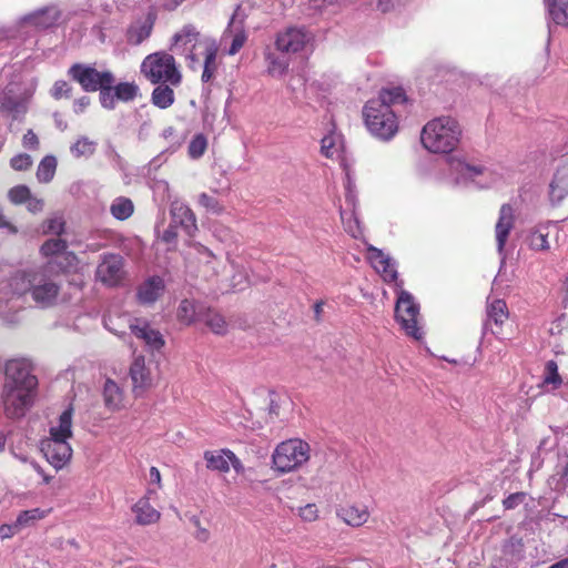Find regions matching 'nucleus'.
Returning a JSON list of instances; mask_svg holds the SVG:
<instances>
[{"label": "nucleus", "mask_w": 568, "mask_h": 568, "mask_svg": "<svg viewBox=\"0 0 568 568\" xmlns=\"http://www.w3.org/2000/svg\"><path fill=\"white\" fill-rule=\"evenodd\" d=\"M4 374V413L10 418L22 417L33 404L38 379L30 362L24 358L8 361Z\"/></svg>", "instance_id": "1"}, {"label": "nucleus", "mask_w": 568, "mask_h": 568, "mask_svg": "<svg viewBox=\"0 0 568 568\" xmlns=\"http://www.w3.org/2000/svg\"><path fill=\"white\" fill-rule=\"evenodd\" d=\"M406 101L402 88L383 89L378 97L366 102L364 122L369 133L381 141L392 140L398 132V119L394 106Z\"/></svg>", "instance_id": "2"}, {"label": "nucleus", "mask_w": 568, "mask_h": 568, "mask_svg": "<svg viewBox=\"0 0 568 568\" xmlns=\"http://www.w3.org/2000/svg\"><path fill=\"white\" fill-rule=\"evenodd\" d=\"M9 285L13 294L29 292L32 301L41 308L54 306L60 300L61 280L50 267L17 275Z\"/></svg>", "instance_id": "3"}, {"label": "nucleus", "mask_w": 568, "mask_h": 568, "mask_svg": "<svg viewBox=\"0 0 568 568\" xmlns=\"http://www.w3.org/2000/svg\"><path fill=\"white\" fill-rule=\"evenodd\" d=\"M462 129L452 116H438L428 121L420 134L425 149L433 153H449L459 143Z\"/></svg>", "instance_id": "4"}, {"label": "nucleus", "mask_w": 568, "mask_h": 568, "mask_svg": "<svg viewBox=\"0 0 568 568\" xmlns=\"http://www.w3.org/2000/svg\"><path fill=\"white\" fill-rule=\"evenodd\" d=\"M450 181L455 185L475 186L478 189L490 187L501 178V173L488 166L471 165L456 158L448 160Z\"/></svg>", "instance_id": "5"}, {"label": "nucleus", "mask_w": 568, "mask_h": 568, "mask_svg": "<svg viewBox=\"0 0 568 568\" xmlns=\"http://www.w3.org/2000/svg\"><path fill=\"white\" fill-rule=\"evenodd\" d=\"M141 73L153 84L168 83L178 87L182 81V74L173 54L165 51L146 55L141 63Z\"/></svg>", "instance_id": "6"}, {"label": "nucleus", "mask_w": 568, "mask_h": 568, "mask_svg": "<svg viewBox=\"0 0 568 568\" xmlns=\"http://www.w3.org/2000/svg\"><path fill=\"white\" fill-rule=\"evenodd\" d=\"M311 457L310 445L298 438L280 443L272 454V469L278 474L295 471Z\"/></svg>", "instance_id": "7"}, {"label": "nucleus", "mask_w": 568, "mask_h": 568, "mask_svg": "<svg viewBox=\"0 0 568 568\" xmlns=\"http://www.w3.org/2000/svg\"><path fill=\"white\" fill-rule=\"evenodd\" d=\"M396 290L395 320L408 337L420 341L424 331L420 324L419 305L415 302L413 295L403 290L402 286Z\"/></svg>", "instance_id": "8"}, {"label": "nucleus", "mask_w": 568, "mask_h": 568, "mask_svg": "<svg viewBox=\"0 0 568 568\" xmlns=\"http://www.w3.org/2000/svg\"><path fill=\"white\" fill-rule=\"evenodd\" d=\"M212 38L202 37L201 33L191 24L175 33L172 38L171 51L174 54L185 57L187 67L197 70L201 67L200 52L204 48L203 42Z\"/></svg>", "instance_id": "9"}, {"label": "nucleus", "mask_w": 568, "mask_h": 568, "mask_svg": "<svg viewBox=\"0 0 568 568\" xmlns=\"http://www.w3.org/2000/svg\"><path fill=\"white\" fill-rule=\"evenodd\" d=\"M344 203L339 206V215L345 231L354 239L362 236L363 231L357 216V192L355 181L349 171L345 173L344 181Z\"/></svg>", "instance_id": "10"}, {"label": "nucleus", "mask_w": 568, "mask_h": 568, "mask_svg": "<svg viewBox=\"0 0 568 568\" xmlns=\"http://www.w3.org/2000/svg\"><path fill=\"white\" fill-rule=\"evenodd\" d=\"M313 42V34L304 27H287L280 30L274 38V47L280 53L292 57L302 53Z\"/></svg>", "instance_id": "11"}, {"label": "nucleus", "mask_w": 568, "mask_h": 568, "mask_svg": "<svg viewBox=\"0 0 568 568\" xmlns=\"http://www.w3.org/2000/svg\"><path fill=\"white\" fill-rule=\"evenodd\" d=\"M68 74L78 82L85 92H95L103 85H112L115 81L110 71H98L95 68L82 63L73 64Z\"/></svg>", "instance_id": "12"}, {"label": "nucleus", "mask_w": 568, "mask_h": 568, "mask_svg": "<svg viewBox=\"0 0 568 568\" xmlns=\"http://www.w3.org/2000/svg\"><path fill=\"white\" fill-rule=\"evenodd\" d=\"M124 260L118 253L104 254L97 267V278L109 287L120 286L125 280Z\"/></svg>", "instance_id": "13"}, {"label": "nucleus", "mask_w": 568, "mask_h": 568, "mask_svg": "<svg viewBox=\"0 0 568 568\" xmlns=\"http://www.w3.org/2000/svg\"><path fill=\"white\" fill-rule=\"evenodd\" d=\"M247 40V34L244 26V14L241 7H237L232 14L226 29L221 36V44L231 41L230 48L226 50L229 55L236 54Z\"/></svg>", "instance_id": "14"}, {"label": "nucleus", "mask_w": 568, "mask_h": 568, "mask_svg": "<svg viewBox=\"0 0 568 568\" xmlns=\"http://www.w3.org/2000/svg\"><path fill=\"white\" fill-rule=\"evenodd\" d=\"M40 448L48 463L57 470L62 469L72 457L69 440L47 437L41 440Z\"/></svg>", "instance_id": "15"}, {"label": "nucleus", "mask_w": 568, "mask_h": 568, "mask_svg": "<svg viewBox=\"0 0 568 568\" xmlns=\"http://www.w3.org/2000/svg\"><path fill=\"white\" fill-rule=\"evenodd\" d=\"M366 258L384 282L394 283L396 288L403 285L398 281L397 263L387 251H367Z\"/></svg>", "instance_id": "16"}, {"label": "nucleus", "mask_w": 568, "mask_h": 568, "mask_svg": "<svg viewBox=\"0 0 568 568\" xmlns=\"http://www.w3.org/2000/svg\"><path fill=\"white\" fill-rule=\"evenodd\" d=\"M164 280L160 276H150L136 287L135 297L139 304L144 306L153 305L165 293Z\"/></svg>", "instance_id": "17"}, {"label": "nucleus", "mask_w": 568, "mask_h": 568, "mask_svg": "<svg viewBox=\"0 0 568 568\" xmlns=\"http://www.w3.org/2000/svg\"><path fill=\"white\" fill-rule=\"evenodd\" d=\"M60 16L61 13L55 6H48L23 16L20 19V24L36 30H43L53 27L60 19Z\"/></svg>", "instance_id": "18"}, {"label": "nucleus", "mask_w": 568, "mask_h": 568, "mask_svg": "<svg viewBox=\"0 0 568 568\" xmlns=\"http://www.w3.org/2000/svg\"><path fill=\"white\" fill-rule=\"evenodd\" d=\"M154 496H156V489L149 487L145 495L132 506L134 520L138 525L148 526L160 520V511L150 504V499Z\"/></svg>", "instance_id": "19"}, {"label": "nucleus", "mask_w": 568, "mask_h": 568, "mask_svg": "<svg viewBox=\"0 0 568 568\" xmlns=\"http://www.w3.org/2000/svg\"><path fill=\"white\" fill-rule=\"evenodd\" d=\"M172 223L175 224L187 237H193L197 231L196 217L193 211L182 202H173L171 205Z\"/></svg>", "instance_id": "20"}, {"label": "nucleus", "mask_w": 568, "mask_h": 568, "mask_svg": "<svg viewBox=\"0 0 568 568\" xmlns=\"http://www.w3.org/2000/svg\"><path fill=\"white\" fill-rule=\"evenodd\" d=\"M130 376L133 385V392L136 395L142 394L154 385V378L151 369L146 366L143 356L134 357L131 367Z\"/></svg>", "instance_id": "21"}, {"label": "nucleus", "mask_w": 568, "mask_h": 568, "mask_svg": "<svg viewBox=\"0 0 568 568\" xmlns=\"http://www.w3.org/2000/svg\"><path fill=\"white\" fill-rule=\"evenodd\" d=\"M564 236L555 223L541 225L535 230L530 236V248H551L560 246V237Z\"/></svg>", "instance_id": "22"}, {"label": "nucleus", "mask_w": 568, "mask_h": 568, "mask_svg": "<svg viewBox=\"0 0 568 568\" xmlns=\"http://www.w3.org/2000/svg\"><path fill=\"white\" fill-rule=\"evenodd\" d=\"M156 16L153 12H148L145 16L133 21L125 33L128 43L139 45L150 38Z\"/></svg>", "instance_id": "23"}, {"label": "nucleus", "mask_w": 568, "mask_h": 568, "mask_svg": "<svg viewBox=\"0 0 568 568\" xmlns=\"http://www.w3.org/2000/svg\"><path fill=\"white\" fill-rule=\"evenodd\" d=\"M129 327L132 334L142 339L149 348L158 351L164 345L162 334L145 321L134 320L130 322Z\"/></svg>", "instance_id": "24"}, {"label": "nucleus", "mask_w": 568, "mask_h": 568, "mask_svg": "<svg viewBox=\"0 0 568 568\" xmlns=\"http://www.w3.org/2000/svg\"><path fill=\"white\" fill-rule=\"evenodd\" d=\"M266 73L272 78L284 77L291 64V57L280 53L275 48L266 47L263 52Z\"/></svg>", "instance_id": "25"}, {"label": "nucleus", "mask_w": 568, "mask_h": 568, "mask_svg": "<svg viewBox=\"0 0 568 568\" xmlns=\"http://www.w3.org/2000/svg\"><path fill=\"white\" fill-rule=\"evenodd\" d=\"M65 221L62 215L54 214L47 219L42 225L43 234L57 235V239L48 240L41 246V248H68L65 240L61 239L60 235L64 232Z\"/></svg>", "instance_id": "26"}, {"label": "nucleus", "mask_w": 568, "mask_h": 568, "mask_svg": "<svg viewBox=\"0 0 568 568\" xmlns=\"http://www.w3.org/2000/svg\"><path fill=\"white\" fill-rule=\"evenodd\" d=\"M515 210L510 204H503L499 210V216L495 226L497 248H504L508 235L514 227Z\"/></svg>", "instance_id": "27"}, {"label": "nucleus", "mask_w": 568, "mask_h": 568, "mask_svg": "<svg viewBox=\"0 0 568 568\" xmlns=\"http://www.w3.org/2000/svg\"><path fill=\"white\" fill-rule=\"evenodd\" d=\"M336 514L345 524L352 527H361L369 518V511L365 505L346 504L341 506Z\"/></svg>", "instance_id": "28"}, {"label": "nucleus", "mask_w": 568, "mask_h": 568, "mask_svg": "<svg viewBox=\"0 0 568 568\" xmlns=\"http://www.w3.org/2000/svg\"><path fill=\"white\" fill-rule=\"evenodd\" d=\"M102 396L106 409L116 412L124 407V390L113 379H105L102 388Z\"/></svg>", "instance_id": "29"}, {"label": "nucleus", "mask_w": 568, "mask_h": 568, "mask_svg": "<svg viewBox=\"0 0 568 568\" xmlns=\"http://www.w3.org/2000/svg\"><path fill=\"white\" fill-rule=\"evenodd\" d=\"M203 44H204V48L200 52V54H202L204 57L203 71H202L201 79L203 82H209L213 79L215 71L217 69L216 57H217L219 48H217L216 41L214 39H211L210 41H205V42H203Z\"/></svg>", "instance_id": "30"}, {"label": "nucleus", "mask_w": 568, "mask_h": 568, "mask_svg": "<svg viewBox=\"0 0 568 568\" xmlns=\"http://www.w3.org/2000/svg\"><path fill=\"white\" fill-rule=\"evenodd\" d=\"M568 196V168H560L549 184V197L552 204H559Z\"/></svg>", "instance_id": "31"}, {"label": "nucleus", "mask_w": 568, "mask_h": 568, "mask_svg": "<svg viewBox=\"0 0 568 568\" xmlns=\"http://www.w3.org/2000/svg\"><path fill=\"white\" fill-rule=\"evenodd\" d=\"M0 110L17 119L26 113L27 104L23 99L13 94L11 90H6L0 95Z\"/></svg>", "instance_id": "32"}, {"label": "nucleus", "mask_w": 568, "mask_h": 568, "mask_svg": "<svg viewBox=\"0 0 568 568\" xmlns=\"http://www.w3.org/2000/svg\"><path fill=\"white\" fill-rule=\"evenodd\" d=\"M544 3L550 21L568 28V0H544Z\"/></svg>", "instance_id": "33"}, {"label": "nucleus", "mask_w": 568, "mask_h": 568, "mask_svg": "<svg viewBox=\"0 0 568 568\" xmlns=\"http://www.w3.org/2000/svg\"><path fill=\"white\" fill-rule=\"evenodd\" d=\"M50 438L69 440L72 437V408H68L59 416L57 425L49 432Z\"/></svg>", "instance_id": "34"}, {"label": "nucleus", "mask_w": 568, "mask_h": 568, "mask_svg": "<svg viewBox=\"0 0 568 568\" xmlns=\"http://www.w3.org/2000/svg\"><path fill=\"white\" fill-rule=\"evenodd\" d=\"M229 449L207 450L204 453L206 467L221 473L229 471Z\"/></svg>", "instance_id": "35"}, {"label": "nucleus", "mask_w": 568, "mask_h": 568, "mask_svg": "<svg viewBox=\"0 0 568 568\" xmlns=\"http://www.w3.org/2000/svg\"><path fill=\"white\" fill-rule=\"evenodd\" d=\"M154 88L151 101L159 109H168L174 103L175 97L174 91L168 83H158Z\"/></svg>", "instance_id": "36"}, {"label": "nucleus", "mask_w": 568, "mask_h": 568, "mask_svg": "<svg viewBox=\"0 0 568 568\" xmlns=\"http://www.w3.org/2000/svg\"><path fill=\"white\" fill-rule=\"evenodd\" d=\"M110 212L114 219L124 221L134 212L133 202L125 196L115 197L111 203Z\"/></svg>", "instance_id": "37"}, {"label": "nucleus", "mask_w": 568, "mask_h": 568, "mask_svg": "<svg viewBox=\"0 0 568 568\" xmlns=\"http://www.w3.org/2000/svg\"><path fill=\"white\" fill-rule=\"evenodd\" d=\"M98 143L90 140L88 136H79L70 146V152L73 158H90L94 154Z\"/></svg>", "instance_id": "38"}, {"label": "nucleus", "mask_w": 568, "mask_h": 568, "mask_svg": "<svg viewBox=\"0 0 568 568\" xmlns=\"http://www.w3.org/2000/svg\"><path fill=\"white\" fill-rule=\"evenodd\" d=\"M562 383L561 376L558 373V366L556 362L548 361L545 365L544 377H542V388L546 392H551L557 389Z\"/></svg>", "instance_id": "39"}, {"label": "nucleus", "mask_w": 568, "mask_h": 568, "mask_svg": "<svg viewBox=\"0 0 568 568\" xmlns=\"http://www.w3.org/2000/svg\"><path fill=\"white\" fill-rule=\"evenodd\" d=\"M57 159L53 155H45L37 169V179L40 183H49L57 171Z\"/></svg>", "instance_id": "40"}, {"label": "nucleus", "mask_w": 568, "mask_h": 568, "mask_svg": "<svg viewBox=\"0 0 568 568\" xmlns=\"http://www.w3.org/2000/svg\"><path fill=\"white\" fill-rule=\"evenodd\" d=\"M202 321L214 334L224 335L227 333L229 325L224 316L217 312L209 310L202 317Z\"/></svg>", "instance_id": "41"}, {"label": "nucleus", "mask_w": 568, "mask_h": 568, "mask_svg": "<svg viewBox=\"0 0 568 568\" xmlns=\"http://www.w3.org/2000/svg\"><path fill=\"white\" fill-rule=\"evenodd\" d=\"M199 315L200 313L193 301L187 298L181 301L176 311V317L181 323L191 325L195 322Z\"/></svg>", "instance_id": "42"}, {"label": "nucleus", "mask_w": 568, "mask_h": 568, "mask_svg": "<svg viewBox=\"0 0 568 568\" xmlns=\"http://www.w3.org/2000/svg\"><path fill=\"white\" fill-rule=\"evenodd\" d=\"M487 314L490 321L496 325L501 326L508 318V308L503 300H493L487 308Z\"/></svg>", "instance_id": "43"}, {"label": "nucleus", "mask_w": 568, "mask_h": 568, "mask_svg": "<svg viewBox=\"0 0 568 568\" xmlns=\"http://www.w3.org/2000/svg\"><path fill=\"white\" fill-rule=\"evenodd\" d=\"M49 510H43L40 508H34L30 510L21 511L17 517V523L20 528L28 527L36 523L37 520L43 519L48 515Z\"/></svg>", "instance_id": "44"}, {"label": "nucleus", "mask_w": 568, "mask_h": 568, "mask_svg": "<svg viewBox=\"0 0 568 568\" xmlns=\"http://www.w3.org/2000/svg\"><path fill=\"white\" fill-rule=\"evenodd\" d=\"M213 235L224 245H239L237 235L224 225L214 226Z\"/></svg>", "instance_id": "45"}, {"label": "nucleus", "mask_w": 568, "mask_h": 568, "mask_svg": "<svg viewBox=\"0 0 568 568\" xmlns=\"http://www.w3.org/2000/svg\"><path fill=\"white\" fill-rule=\"evenodd\" d=\"M113 89L115 91V95H116L118 100L125 101V102L133 100L136 97L138 91H139L138 85H135L134 83H129V82H121V83L116 84L115 87H113Z\"/></svg>", "instance_id": "46"}, {"label": "nucleus", "mask_w": 568, "mask_h": 568, "mask_svg": "<svg viewBox=\"0 0 568 568\" xmlns=\"http://www.w3.org/2000/svg\"><path fill=\"white\" fill-rule=\"evenodd\" d=\"M207 148V140L203 134H196L190 142L187 153L191 159H200Z\"/></svg>", "instance_id": "47"}, {"label": "nucleus", "mask_w": 568, "mask_h": 568, "mask_svg": "<svg viewBox=\"0 0 568 568\" xmlns=\"http://www.w3.org/2000/svg\"><path fill=\"white\" fill-rule=\"evenodd\" d=\"M98 91H100L99 98H100L101 105L108 110L114 109L118 98L115 95L113 84L112 85H103Z\"/></svg>", "instance_id": "48"}, {"label": "nucleus", "mask_w": 568, "mask_h": 568, "mask_svg": "<svg viewBox=\"0 0 568 568\" xmlns=\"http://www.w3.org/2000/svg\"><path fill=\"white\" fill-rule=\"evenodd\" d=\"M31 195L30 189L27 185H17L9 190L8 197L13 204H22L29 200Z\"/></svg>", "instance_id": "49"}, {"label": "nucleus", "mask_w": 568, "mask_h": 568, "mask_svg": "<svg viewBox=\"0 0 568 568\" xmlns=\"http://www.w3.org/2000/svg\"><path fill=\"white\" fill-rule=\"evenodd\" d=\"M321 152L326 158L333 159L338 155L339 145L334 135H326L321 141Z\"/></svg>", "instance_id": "50"}, {"label": "nucleus", "mask_w": 568, "mask_h": 568, "mask_svg": "<svg viewBox=\"0 0 568 568\" xmlns=\"http://www.w3.org/2000/svg\"><path fill=\"white\" fill-rule=\"evenodd\" d=\"M181 229L172 222L162 232L158 230V239L164 244H176V239L181 235Z\"/></svg>", "instance_id": "51"}, {"label": "nucleus", "mask_w": 568, "mask_h": 568, "mask_svg": "<svg viewBox=\"0 0 568 568\" xmlns=\"http://www.w3.org/2000/svg\"><path fill=\"white\" fill-rule=\"evenodd\" d=\"M154 196L160 199L162 202H166L171 199L170 185L165 180H155L151 185Z\"/></svg>", "instance_id": "52"}, {"label": "nucleus", "mask_w": 568, "mask_h": 568, "mask_svg": "<svg viewBox=\"0 0 568 568\" xmlns=\"http://www.w3.org/2000/svg\"><path fill=\"white\" fill-rule=\"evenodd\" d=\"M199 204L205 207L207 211L216 214L221 213L223 210V206L220 204V202L206 193H201L199 195Z\"/></svg>", "instance_id": "53"}, {"label": "nucleus", "mask_w": 568, "mask_h": 568, "mask_svg": "<svg viewBox=\"0 0 568 568\" xmlns=\"http://www.w3.org/2000/svg\"><path fill=\"white\" fill-rule=\"evenodd\" d=\"M10 165L16 171H26L31 168L32 158L27 153L17 154L10 160Z\"/></svg>", "instance_id": "54"}, {"label": "nucleus", "mask_w": 568, "mask_h": 568, "mask_svg": "<svg viewBox=\"0 0 568 568\" xmlns=\"http://www.w3.org/2000/svg\"><path fill=\"white\" fill-rule=\"evenodd\" d=\"M50 92L52 98L55 100H60L63 97L69 98L71 94V87L67 81L58 80L54 82Z\"/></svg>", "instance_id": "55"}, {"label": "nucleus", "mask_w": 568, "mask_h": 568, "mask_svg": "<svg viewBox=\"0 0 568 568\" xmlns=\"http://www.w3.org/2000/svg\"><path fill=\"white\" fill-rule=\"evenodd\" d=\"M298 516L304 521H315L318 518V509L315 504H307L298 508Z\"/></svg>", "instance_id": "56"}, {"label": "nucleus", "mask_w": 568, "mask_h": 568, "mask_svg": "<svg viewBox=\"0 0 568 568\" xmlns=\"http://www.w3.org/2000/svg\"><path fill=\"white\" fill-rule=\"evenodd\" d=\"M251 281L245 273H235L231 278V286L233 291H243Z\"/></svg>", "instance_id": "57"}, {"label": "nucleus", "mask_w": 568, "mask_h": 568, "mask_svg": "<svg viewBox=\"0 0 568 568\" xmlns=\"http://www.w3.org/2000/svg\"><path fill=\"white\" fill-rule=\"evenodd\" d=\"M39 139L32 130H28L22 138V145L29 150L39 149Z\"/></svg>", "instance_id": "58"}, {"label": "nucleus", "mask_w": 568, "mask_h": 568, "mask_svg": "<svg viewBox=\"0 0 568 568\" xmlns=\"http://www.w3.org/2000/svg\"><path fill=\"white\" fill-rule=\"evenodd\" d=\"M21 530L20 526H18V523L14 521L13 524H4L0 526V538L1 539H8L13 537L16 534H18Z\"/></svg>", "instance_id": "59"}, {"label": "nucleus", "mask_w": 568, "mask_h": 568, "mask_svg": "<svg viewBox=\"0 0 568 568\" xmlns=\"http://www.w3.org/2000/svg\"><path fill=\"white\" fill-rule=\"evenodd\" d=\"M526 498V495L524 493H516V494H511L509 495L505 500H504V507L506 509H513L515 507H517L519 504H521Z\"/></svg>", "instance_id": "60"}, {"label": "nucleus", "mask_w": 568, "mask_h": 568, "mask_svg": "<svg viewBox=\"0 0 568 568\" xmlns=\"http://www.w3.org/2000/svg\"><path fill=\"white\" fill-rule=\"evenodd\" d=\"M27 209L31 213H38L41 212L44 207V202L41 199L33 197L30 195L29 200L26 202Z\"/></svg>", "instance_id": "61"}, {"label": "nucleus", "mask_w": 568, "mask_h": 568, "mask_svg": "<svg viewBox=\"0 0 568 568\" xmlns=\"http://www.w3.org/2000/svg\"><path fill=\"white\" fill-rule=\"evenodd\" d=\"M90 98L89 97H81L79 99H75L73 102V111L77 114L83 113L87 108L90 105Z\"/></svg>", "instance_id": "62"}, {"label": "nucleus", "mask_w": 568, "mask_h": 568, "mask_svg": "<svg viewBox=\"0 0 568 568\" xmlns=\"http://www.w3.org/2000/svg\"><path fill=\"white\" fill-rule=\"evenodd\" d=\"M231 466L237 474H243L245 470L242 462L236 457V455L233 452H229V468Z\"/></svg>", "instance_id": "63"}, {"label": "nucleus", "mask_w": 568, "mask_h": 568, "mask_svg": "<svg viewBox=\"0 0 568 568\" xmlns=\"http://www.w3.org/2000/svg\"><path fill=\"white\" fill-rule=\"evenodd\" d=\"M52 255L51 258L54 260V262L61 263L62 261H69L73 257V253L71 251H51Z\"/></svg>", "instance_id": "64"}]
</instances>
